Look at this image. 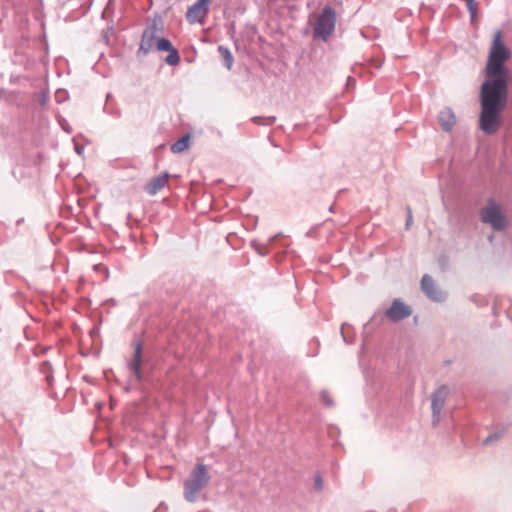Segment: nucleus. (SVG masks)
Listing matches in <instances>:
<instances>
[{
  "instance_id": "f257e3e1",
  "label": "nucleus",
  "mask_w": 512,
  "mask_h": 512,
  "mask_svg": "<svg viewBox=\"0 0 512 512\" xmlns=\"http://www.w3.org/2000/svg\"><path fill=\"white\" fill-rule=\"evenodd\" d=\"M511 51L502 41L501 30L495 31L485 67L486 80L481 85L479 128L494 135L501 127V113L508 101V69L505 62Z\"/></svg>"
},
{
  "instance_id": "f03ea898",
  "label": "nucleus",
  "mask_w": 512,
  "mask_h": 512,
  "mask_svg": "<svg viewBox=\"0 0 512 512\" xmlns=\"http://www.w3.org/2000/svg\"><path fill=\"white\" fill-rule=\"evenodd\" d=\"M209 475L204 464H198L184 482V498L188 502H195L198 493L207 486Z\"/></svg>"
},
{
  "instance_id": "7ed1b4c3",
  "label": "nucleus",
  "mask_w": 512,
  "mask_h": 512,
  "mask_svg": "<svg viewBox=\"0 0 512 512\" xmlns=\"http://www.w3.org/2000/svg\"><path fill=\"white\" fill-rule=\"evenodd\" d=\"M336 20V11L330 6H325L314 27L315 36L321 38L323 41H327L335 30Z\"/></svg>"
},
{
  "instance_id": "20e7f679",
  "label": "nucleus",
  "mask_w": 512,
  "mask_h": 512,
  "mask_svg": "<svg viewBox=\"0 0 512 512\" xmlns=\"http://www.w3.org/2000/svg\"><path fill=\"white\" fill-rule=\"evenodd\" d=\"M480 218L483 223L490 224L497 231L504 230L507 224L505 216L493 200H489L488 204L482 208Z\"/></svg>"
},
{
  "instance_id": "39448f33",
  "label": "nucleus",
  "mask_w": 512,
  "mask_h": 512,
  "mask_svg": "<svg viewBox=\"0 0 512 512\" xmlns=\"http://www.w3.org/2000/svg\"><path fill=\"white\" fill-rule=\"evenodd\" d=\"M133 347H134L133 355L127 361V367L129 369V371L131 372L133 378L137 382H142L144 379V374H143V369H142L144 360H143V351H142L143 346H142L141 341H134Z\"/></svg>"
},
{
  "instance_id": "423d86ee",
  "label": "nucleus",
  "mask_w": 512,
  "mask_h": 512,
  "mask_svg": "<svg viewBox=\"0 0 512 512\" xmlns=\"http://www.w3.org/2000/svg\"><path fill=\"white\" fill-rule=\"evenodd\" d=\"M449 394L447 386L442 385L431 395L432 425L436 427L441 420V411Z\"/></svg>"
},
{
  "instance_id": "0eeeda50",
  "label": "nucleus",
  "mask_w": 512,
  "mask_h": 512,
  "mask_svg": "<svg viewBox=\"0 0 512 512\" xmlns=\"http://www.w3.org/2000/svg\"><path fill=\"white\" fill-rule=\"evenodd\" d=\"M411 314V307L399 298L394 299L390 308L385 311V316L395 323L408 318Z\"/></svg>"
},
{
  "instance_id": "6e6552de",
  "label": "nucleus",
  "mask_w": 512,
  "mask_h": 512,
  "mask_svg": "<svg viewBox=\"0 0 512 512\" xmlns=\"http://www.w3.org/2000/svg\"><path fill=\"white\" fill-rule=\"evenodd\" d=\"M158 39L156 23L149 24L143 31L138 52L147 55L157 45Z\"/></svg>"
},
{
  "instance_id": "1a4fd4ad",
  "label": "nucleus",
  "mask_w": 512,
  "mask_h": 512,
  "mask_svg": "<svg viewBox=\"0 0 512 512\" xmlns=\"http://www.w3.org/2000/svg\"><path fill=\"white\" fill-rule=\"evenodd\" d=\"M421 289L432 301L441 302L446 298V295L438 288L433 278L428 274H425L421 279Z\"/></svg>"
},
{
  "instance_id": "9d476101",
  "label": "nucleus",
  "mask_w": 512,
  "mask_h": 512,
  "mask_svg": "<svg viewBox=\"0 0 512 512\" xmlns=\"http://www.w3.org/2000/svg\"><path fill=\"white\" fill-rule=\"evenodd\" d=\"M211 0H197L188 8L186 17L190 23L201 22L209 12V3Z\"/></svg>"
},
{
  "instance_id": "9b49d317",
  "label": "nucleus",
  "mask_w": 512,
  "mask_h": 512,
  "mask_svg": "<svg viewBox=\"0 0 512 512\" xmlns=\"http://www.w3.org/2000/svg\"><path fill=\"white\" fill-rule=\"evenodd\" d=\"M438 122L445 132H450L455 123H456V116L451 108H444L441 110L438 114Z\"/></svg>"
},
{
  "instance_id": "f8f14e48",
  "label": "nucleus",
  "mask_w": 512,
  "mask_h": 512,
  "mask_svg": "<svg viewBox=\"0 0 512 512\" xmlns=\"http://www.w3.org/2000/svg\"><path fill=\"white\" fill-rule=\"evenodd\" d=\"M169 173L164 172L156 177H153L146 186V192L149 195H156L167 183Z\"/></svg>"
},
{
  "instance_id": "ddd939ff",
  "label": "nucleus",
  "mask_w": 512,
  "mask_h": 512,
  "mask_svg": "<svg viewBox=\"0 0 512 512\" xmlns=\"http://www.w3.org/2000/svg\"><path fill=\"white\" fill-rule=\"evenodd\" d=\"M189 135H185L171 145V151L173 153H181L189 148Z\"/></svg>"
},
{
  "instance_id": "4468645a",
  "label": "nucleus",
  "mask_w": 512,
  "mask_h": 512,
  "mask_svg": "<svg viewBox=\"0 0 512 512\" xmlns=\"http://www.w3.org/2000/svg\"><path fill=\"white\" fill-rule=\"evenodd\" d=\"M218 52L220 56L223 58L224 66L230 70L233 66V56L230 52V50L227 47L224 46H218Z\"/></svg>"
},
{
  "instance_id": "2eb2a0df",
  "label": "nucleus",
  "mask_w": 512,
  "mask_h": 512,
  "mask_svg": "<svg viewBox=\"0 0 512 512\" xmlns=\"http://www.w3.org/2000/svg\"><path fill=\"white\" fill-rule=\"evenodd\" d=\"M277 238V235L273 236V237H270L267 241V243L263 244V243H259L257 241H252L251 242V246L257 251L258 254L260 255H267L268 254V246L270 244H272L275 239Z\"/></svg>"
},
{
  "instance_id": "dca6fc26",
  "label": "nucleus",
  "mask_w": 512,
  "mask_h": 512,
  "mask_svg": "<svg viewBox=\"0 0 512 512\" xmlns=\"http://www.w3.org/2000/svg\"><path fill=\"white\" fill-rule=\"evenodd\" d=\"M465 3L470 14L471 23H474L477 19L478 4L476 0H465Z\"/></svg>"
},
{
  "instance_id": "f3484780",
  "label": "nucleus",
  "mask_w": 512,
  "mask_h": 512,
  "mask_svg": "<svg viewBox=\"0 0 512 512\" xmlns=\"http://www.w3.org/2000/svg\"><path fill=\"white\" fill-rule=\"evenodd\" d=\"M251 121L256 125L270 126L275 123L276 117L275 116H269V117L254 116L251 118Z\"/></svg>"
},
{
  "instance_id": "a211bd4d",
  "label": "nucleus",
  "mask_w": 512,
  "mask_h": 512,
  "mask_svg": "<svg viewBox=\"0 0 512 512\" xmlns=\"http://www.w3.org/2000/svg\"><path fill=\"white\" fill-rule=\"evenodd\" d=\"M165 62L170 66H175L180 63V55L176 48L169 51L168 56L165 58Z\"/></svg>"
},
{
  "instance_id": "6ab92c4d",
  "label": "nucleus",
  "mask_w": 512,
  "mask_h": 512,
  "mask_svg": "<svg viewBox=\"0 0 512 512\" xmlns=\"http://www.w3.org/2000/svg\"><path fill=\"white\" fill-rule=\"evenodd\" d=\"M156 48L157 50L159 51H166V52H169L171 50H173L175 47H173L172 43L170 42V40L166 39V38H159L157 40V45H156Z\"/></svg>"
},
{
  "instance_id": "aec40b11",
  "label": "nucleus",
  "mask_w": 512,
  "mask_h": 512,
  "mask_svg": "<svg viewBox=\"0 0 512 512\" xmlns=\"http://www.w3.org/2000/svg\"><path fill=\"white\" fill-rule=\"evenodd\" d=\"M321 400L328 407L334 406L332 398L330 397L329 393L325 390L321 392Z\"/></svg>"
},
{
  "instance_id": "412c9836",
  "label": "nucleus",
  "mask_w": 512,
  "mask_h": 512,
  "mask_svg": "<svg viewBox=\"0 0 512 512\" xmlns=\"http://www.w3.org/2000/svg\"><path fill=\"white\" fill-rule=\"evenodd\" d=\"M314 487L316 490H319V491L323 489V479L320 474H317L315 476Z\"/></svg>"
},
{
  "instance_id": "4be33fe9",
  "label": "nucleus",
  "mask_w": 512,
  "mask_h": 512,
  "mask_svg": "<svg viewBox=\"0 0 512 512\" xmlns=\"http://www.w3.org/2000/svg\"><path fill=\"white\" fill-rule=\"evenodd\" d=\"M407 219H406V229H409V226L412 223V210L410 207H407Z\"/></svg>"
},
{
  "instance_id": "5701e85b",
  "label": "nucleus",
  "mask_w": 512,
  "mask_h": 512,
  "mask_svg": "<svg viewBox=\"0 0 512 512\" xmlns=\"http://www.w3.org/2000/svg\"><path fill=\"white\" fill-rule=\"evenodd\" d=\"M499 438V435L497 433L490 434L485 440L484 444L487 445L493 441H496Z\"/></svg>"
},
{
  "instance_id": "b1692460",
  "label": "nucleus",
  "mask_w": 512,
  "mask_h": 512,
  "mask_svg": "<svg viewBox=\"0 0 512 512\" xmlns=\"http://www.w3.org/2000/svg\"><path fill=\"white\" fill-rule=\"evenodd\" d=\"M341 334L343 336V340L348 343V340L346 339L345 335H344V326H342V329H341Z\"/></svg>"
},
{
  "instance_id": "393cba45",
  "label": "nucleus",
  "mask_w": 512,
  "mask_h": 512,
  "mask_svg": "<svg viewBox=\"0 0 512 512\" xmlns=\"http://www.w3.org/2000/svg\"><path fill=\"white\" fill-rule=\"evenodd\" d=\"M75 150H76V152H77L78 154H80V153H81V149H80L78 146H76V147H75Z\"/></svg>"
},
{
  "instance_id": "a878e982",
  "label": "nucleus",
  "mask_w": 512,
  "mask_h": 512,
  "mask_svg": "<svg viewBox=\"0 0 512 512\" xmlns=\"http://www.w3.org/2000/svg\"><path fill=\"white\" fill-rule=\"evenodd\" d=\"M313 341H315V343H316L317 345H319V340H318V339H314Z\"/></svg>"
}]
</instances>
